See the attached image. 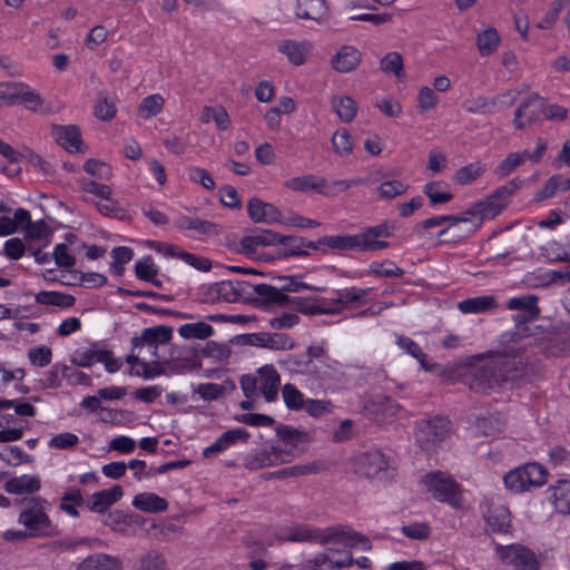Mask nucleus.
Listing matches in <instances>:
<instances>
[{
	"mask_svg": "<svg viewBox=\"0 0 570 570\" xmlns=\"http://www.w3.org/2000/svg\"><path fill=\"white\" fill-rule=\"evenodd\" d=\"M521 350L508 346L471 356L469 387L480 393L518 381L524 372Z\"/></svg>",
	"mask_w": 570,
	"mask_h": 570,
	"instance_id": "obj_1",
	"label": "nucleus"
},
{
	"mask_svg": "<svg viewBox=\"0 0 570 570\" xmlns=\"http://www.w3.org/2000/svg\"><path fill=\"white\" fill-rule=\"evenodd\" d=\"M275 431L282 444H269L247 454L244 461L247 469L257 470L286 463L306 450V444L308 443L307 433L285 424L277 425Z\"/></svg>",
	"mask_w": 570,
	"mask_h": 570,
	"instance_id": "obj_2",
	"label": "nucleus"
},
{
	"mask_svg": "<svg viewBox=\"0 0 570 570\" xmlns=\"http://www.w3.org/2000/svg\"><path fill=\"white\" fill-rule=\"evenodd\" d=\"M395 229V222L385 220L375 226L365 227L358 234L323 236L318 238V243L335 250L377 252L390 246L387 242L380 238L393 236Z\"/></svg>",
	"mask_w": 570,
	"mask_h": 570,
	"instance_id": "obj_3",
	"label": "nucleus"
},
{
	"mask_svg": "<svg viewBox=\"0 0 570 570\" xmlns=\"http://www.w3.org/2000/svg\"><path fill=\"white\" fill-rule=\"evenodd\" d=\"M275 284H257L252 287L253 293L265 305H276L287 307L294 296L286 292L297 293L302 289L320 291L318 287L311 286L303 282V275H278L273 277Z\"/></svg>",
	"mask_w": 570,
	"mask_h": 570,
	"instance_id": "obj_4",
	"label": "nucleus"
},
{
	"mask_svg": "<svg viewBox=\"0 0 570 570\" xmlns=\"http://www.w3.org/2000/svg\"><path fill=\"white\" fill-rule=\"evenodd\" d=\"M521 185V179H512L505 185L497 188L485 199L474 203L469 209H466L463 214L464 216L470 217L468 223H472L470 232L474 233L484 219L498 216L508 205L510 196L517 191Z\"/></svg>",
	"mask_w": 570,
	"mask_h": 570,
	"instance_id": "obj_5",
	"label": "nucleus"
},
{
	"mask_svg": "<svg viewBox=\"0 0 570 570\" xmlns=\"http://www.w3.org/2000/svg\"><path fill=\"white\" fill-rule=\"evenodd\" d=\"M547 476L548 471L542 464L528 462L509 471L503 481L509 490L518 494L543 485Z\"/></svg>",
	"mask_w": 570,
	"mask_h": 570,
	"instance_id": "obj_6",
	"label": "nucleus"
},
{
	"mask_svg": "<svg viewBox=\"0 0 570 570\" xmlns=\"http://www.w3.org/2000/svg\"><path fill=\"white\" fill-rule=\"evenodd\" d=\"M354 470L362 476L367 479L376 478L380 481H390L396 475V469L377 450H371L357 455L354 461Z\"/></svg>",
	"mask_w": 570,
	"mask_h": 570,
	"instance_id": "obj_7",
	"label": "nucleus"
},
{
	"mask_svg": "<svg viewBox=\"0 0 570 570\" xmlns=\"http://www.w3.org/2000/svg\"><path fill=\"white\" fill-rule=\"evenodd\" d=\"M421 483L434 499H458L464 494L462 485L444 471L428 472L421 478Z\"/></svg>",
	"mask_w": 570,
	"mask_h": 570,
	"instance_id": "obj_8",
	"label": "nucleus"
},
{
	"mask_svg": "<svg viewBox=\"0 0 570 570\" xmlns=\"http://www.w3.org/2000/svg\"><path fill=\"white\" fill-rule=\"evenodd\" d=\"M450 431V421L446 417L438 415L417 423L415 440L421 449L430 450L443 442L449 436Z\"/></svg>",
	"mask_w": 570,
	"mask_h": 570,
	"instance_id": "obj_9",
	"label": "nucleus"
},
{
	"mask_svg": "<svg viewBox=\"0 0 570 570\" xmlns=\"http://www.w3.org/2000/svg\"><path fill=\"white\" fill-rule=\"evenodd\" d=\"M254 285L244 281H222L210 285L205 293V301L215 303L217 301L236 302L245 295H255Z\"/></svg>",
	"mask_w": 570,
	"mask_h": 570,
	"instance_id": "obj_10",
	"label": "nucleus"
},
{
	"mask_svg": "<svg viewBox=\"0 0 570 570\" xmlns=\"http://www.w3.org/2000/svg\"><path fill=\"white\" fill-rule=\"evenodd\" d=\"M497 554L500 560L518 570H538L539 561L533 551L521 544L507 547L498 546Z\"/></svg>",
	"mask_w": 570,
	"mask_h": 570,
	"instance_id": "obj_11",
	"label": "nucleus"
},
{
	"mask_svg": "<svg viewBox=\"0 0 570 570\" xmlns=\"http://www.w3.org/2000/svg\"><path fill=\"white\" fill-rule=\"evenodd\" d=\"M505 307L508 309L519 312L513 315V322L517 327L533 321L540 313V308L538 307V297L535 295L512 297L507 302Z\"/></svg>",
	"mask_w": 570,
	"mask_h": 570,
	"instance_id": "obj_12",
	"label": "nucleus"
},
{
	"mask_svg": "<svg viewBox=\"0 0 570 570\" xmlns=\"http://www.w3.org/2000/svg\"><path fill=\"white\" fill-rule=\"evenodd\" d=\"M311 377L317 387L327 392L334 391L343 383L344 373L334 365L315 362Z\"/></svg>",
	"mask_w": 570,
	"mask_h": 570,
	"instance_id": "obj_13",
	"label": "nucleus"
},
{
	"mask_svg": "<svg viewBox=\"0 0 570 570\" xmlns=\"http://www.w3.org/2000/svg\"><path fill=\"white\" fill-rule=\"evenodd\" d=\"M19 521L29 530L32 537L47 535L51 532L50 521L42 508L38 505L22 510Z\"/></svg>",
	"mask_w": 570,
	"mask_h": 570,
	"instance_id": "obj_14",
	"label": "nucleus"
},
{
	"mask_svg": "<svg viewBox=\"0 0 570 570\" xmlns=\"http://www.w3.org/2000/svg\"><path fill=\"white\" fill-rule=\"evenodd\" d=\"M543 112V99L538 94H532L524 100L514 112L513 125L518 129H523L540 119Z\"/></svg>",
	"mask_w": 570,
	"mask_h": 570,
	"instance_id": "obj_15",
	"label": "nucleus"
},
{
	"mask_svg": "<svg viewBox=\"0 0 570 570\" xmlns=\"http://www.w3.org/2000/svg\"><path fill=\"white\" fill-rule=\"evenodd\" d=\"M51 134L55 140L69 153H83L80 129L75 125H53Z\"/></svg>",
	"mask_w": 570,
	"mask_h": 570,
	"instance_id": "obj_16",
	"label": "nucleus"
},
{
	"mask_svg": "<svg viewBox=\"0 0 570 570\" xmlns=\"http://www.w3.org/2000/svg\"><path fill=\"white\" fill-rule=\"evenodd\" d=\"M281 240V234L271 229H257L250 235L244 236L240 242V248L247 256H253L259 247L277 245Z\"/></svg>",
	"mask_w": 570,
	"mask_h": 570,
	"instance_id": "obj_17",
	"label": "nucleus"
},
{
	"mask_svg": "<svg viewBox=\"0 0 570 570\" xmlns=\"http://www.w3.org/2000/svg\"><path fill=\"white\" fill-rule=\"evenodd\" d=\"M247 212L254 223L282 224L283 220V215L278 208L256 197L248 200Z\"/></svg>",
	"mask_w": 570,
	"mask_h": 570,
	"instance_id": "obj_18",
	"label": "nucleus"
},
{
	"mask_svg": "<svg viewBox=\"0 0 570 570\" xmlns=\"http://www.w3.org/2000/svg\"><path fill=\"white\" fill-rule=\"evenodd\" d=\"M288 307L306 315H336L340 307H330L326 298H309L294 296Z\"/></svg>",
	"mask_w": 570,
	"mask_h": 570,
	"instance_id": "obj_19",
	"label": "nucleus"
},
{
	"mask_svg": "<svg viewBox=\"0 0 570 570\" xmlns=\"http://www.w3.org/2000/svg\"><path fill=\"white\" fill-rule=\"evenodd\" d=\"M258 392L267 402L277 397L281 377L273 365H265L257 372Z\"/></svg>",
	"mask_w": 570,
	"mask_h": 570,
	"instance_id": "obj_20",
	"label": "nucleus"
},
{
	"mask_svg": "<svg viewBox=\"0 0 570 570\" xmlns=\"http://www.w3.org/2000/svg\"><path fill=\"white\" fill-rule=\"evenodd\" d=\"M173 337V327L168 325H158L147 327L142 331L140 336L131 338L134 348L141 347L145 344L157 347L158 344H165Z\"/></svg>",
	"mask_w": 570,
	"mask_h": 570,
	"instance_id": "obj_21",
	"label": "nucleus"
},
{
	"mask_svg": "<svg viewBox=\"0 0 570 570\" xmlns=\"http://www.w3.org/2000/svg\"><path fill=\"white\" fill-rule=\"evenodd\" d=\"M484 519L494 532H503L510 525V511L500 501H488L484 505Z\"/></svg>",
	"mask_w": 570,
	"mask_h": 570,
	"instance_id": "obj_22",
	"label": "nucleus"
},
{
	"mask_svg": "<svg viewBox=\"0 0 570 570\" xmlns=\"http://www.w3.org/2000/svg\"><path fill=\"white\" fill-rule=\"evenodd\" d=\"M362 60L361 51L354 46H343L331 59V66L337 72L354 70Z\"/></svg>",
	"mask_w": 570,
	"mask_h": 570,
	"instance_id": "obj_23",
	"label": "nucleus"
},
{
	"mask_svg": "<svg viewBox=\"0 0 570 570\" xmlns=\"http://www.w3.org/2000/svg\"><path fill=\"white\" fill-rule=\"evenodd\" d=\"M106 355L104 344L101 342H92L87 348L73 351L70 362L79 367H90L96 363H101L102 356Z\"/></svg>",
	"mask_w": 570,
	"mask_h": 570,
	"instance_id": "obj_24",
	"label": "nucleus"
},
{
	"mask_svg": "<svg viewBox=\"0 0 570 570\" xmlns=\"http://www.w3.org/2000/svg\"><path fill=\"white\" fill-rule=\"evenodd\" d=\"M295 14L298 19L314 20L321 23L326 20L328 9L325 0H296Z\"/></svg>",
	"mask_w": 570,
	"mask_h": 570,
	"instance_id": "obj_25",
	"label": "nucleus"
},
{
	"mask_svg": "<svg viewBox=\"0 0 570 570\" xmlns=\"http://www.w3.org/2000/svg\"><path fill=\"white\" fill-rule=\"evenodd\" d=\"M371 288L350 287L336 291L335 296L328 301L330 307H340V314L352 303L366 304V296Z\"/></svg>",
	"mask_w": 570,
	"mask_h": 570,
	"instance_id": "obj_26",
	"label": "nucleus"
},
{
	"mask_svg": "<svg viewBox=\"0 0 570 570\" xmlns=\"http://www.w3.org/2000/svg\"><path fill=\"white\" fill-rule=\"evenodd\" d=\"M174 225L179 230L184 232H194L197 235H214L217 234V225L209 222L200 219L199 217H191L186 215H179Z\"/></svg>",
	"mask_w": 570,
	"mask_h": 570,
	"instance_id": "obj_27",
	"label": "nucleus"
},
{
	"mask_svg": "<svg viewBox=\"0 0 570 570\" xmlns=\"http://www.w3.org/2000/svg\"><path fill=\"white\" fill-rule=\"evenodd\" d=\"M122 562L119 558L97 553L87 557L77 568V570H121Z\"/></svg>",
	"mask_w": 570,
	"mask_h": 570,
	"instance_id": "obj_28",
	"label": "nucleus"
},
{
	"mask_svg": "<svg viewBox=\"0 0 570 570\" xmlns=\"http://www.w3.org/2000/svg\"><path fill=\"white\" fill-rule=\"evenodd\" d=\"M40 478L37 475L23 474L9 479L4 489L10 494H32L40 490Z\"/></svg>",
	"mask_w": 570,
	"mask_h": 570,
	"instance_id": "obj_29",
	"label": "nucleus"
},
{
	"mask_svg": "<svg viewBox=\"0 0 570 570\" xmlns=\"http://www.w3.org/2000/svg\"><path fill=\"white\" fill-rule=\"evenodd\" d=\"M497 299L492 295H482L465 298L458 304V308L463 314H479L495 309Z\"/></svg>",
	"mask_w": 570,
	"mask_h": 570,
	"instance_id": "obj_30",
	"label": "nucleus"
},
{
	"mask_svg": "<svg viewBox=\"0 0 570 570\" xmlns=\"http://www.w3.org/2000/svg\"><path fill=\"white\" fill-rule=\"evenodd\" d=\"M362 180L361 179H340L335 181H328L324 177H317L314 176V183L315 187L314 190L326 196V197H334L338 193L347 190L350 187L358 185Z\"/></svg>",
	"mask_w": 570,
	"mask_h": 570,
	"instance_id": "obj_31",
	"label": "nucleus"
},
{
	"mask_svg": "<svg viewBox=\"0 0 570 570\" xmlns=\"http://www.w3.org/2000/svg\"><path fill=\"white\" fill-rule=\"evenodd\" d=\"M396 343L401 350L405 351L407 354L417 360L424 371L433 372L436 367H439V364L431 363L429 361L428 355L412 338L400 335L396 338Z\"/></svg>",
	"mask_w": 570,
	"mask_h": 570,
	"instance_id": "obj_32",
	"label": "nucleus"
},
{
	"mask_svg": "<svg viewBox=\"0 0 570 570\" xmlns=\"http://www.w3.org/2000/svg\"><path fill=\"white\" fill-rule=\"evenodd\" d=\"M308 49V43L293 40H285L278 45V51L285 55L295 66H301L305 62Z\"/></svg>",
	"mask_w": 570,
	"mask_h": 570,
	"instance_id": "obj_33",
	"label": "nucleus"
},
{
	"mask_svg": "<svg viewBox=\"0 0 570 570\" xmlns=\"http://www.w3.org/2000/svg\"><path fill=\"white\" fill-rule=\"evenodd\" d=\"M35 301L42 305H52L61 308L71 307L76 303L75 296L56 291H41L36 294Z\"/></svg>",
	"mask_w": 570,
	"mask_h": 570,
	"instance_id": "obj_34",
	"label": "nucleus"
},
{
	"mask_svg": "<svg viewBox=\"0 0 570 570\" xmlns=\"http://www.w3.org/2000/svg\"><path fill=\"white\" fill-rule=\"evenodd\" d=\"M134 570H167V561L160 551L149 550L138 558Z\"/></svg>",
	"mask_w": 570,
	"mask_h": 570,
	"instance_id": "obj_35",
	"label": "nucleus"
},
{
	"mask_svg": "<svg viewBox=\"0 0 570 570\" xmlns=\"http://www.w3.org/2000/svg\"><path fill=\"white\" fill-rule=\"evenodd\" d=\"M332 107L343 122H351L356 116L357 104L348 96L334 97Z\"/></svg>",
	"mask_w": 570,
	"mask_h": 570,
	"instance_id": "obj_36",
	"label": "nucleus"
},
{
	"mask_svg": "<svg viewBox=\"0 0 570 570\" xmlns=\"http://www.w3.org/2000/svg\"><path fill=\"white\" fill-rule=\"evenodd\" d=\"M500 43V36L494 28H487L476 36V47L482 57H488L495 51Z\"/></svg>",
	"mask_w": 570,
	"mask_h": 570,
	"instance_id": "obj_37",
	"label": "nucleus"
},
{
	"mask_svg": "<svg viewBox=\"0 0 570 570\" xmlns=\"http://www.w3.org/2000/svg\"><path fill=\"white\" fill-rule=\"evenodd\" d=\"M315 362H311V358L299 355H287L281 365L284 370L301 374L304 376H311Z\"/></svg>",
	"mask_w": 570,
	"mask_h": 570,
	"instance_id": "obj_38",
	"label": "nucleus"
},
{
	"mask_svg": "<svg viewBox=\"0 0 570 570\" xmlns=\"http://www.w3.org/2000/svg\"><path fill=\"white\" fill-rule=\"evenodd\" d=\"M350 532L351 529L345 525L328 527L323 530L318 529L317 542L320 544L347 543Z\"/></svg>",
	"mask_w": 570,
	"mask_h": 570,
	"instance_id": "obj_39",
	"label": "nucleus"
},
{
	"mask_svg": "<svg viewBox=\"0 0 570 570\" xmlns=\"http://www.w3.org/2000/svg\"><path fill=\"white\" fill-rule=\"evenodd\" d=\"M178 333L184 338L206 340L214 334V328L205 322H196L181 325Z\"/></svg>",
	"mask_w": 570,
	"mask_h": 570,
	"instance_id": "obj_40",
	"label": "nucleus"
},
{
	"mask_svg": "<svg viewBox=\"0 0 570 570\" xmlns=\"http://www.w3.org/2000/svg\"><path fill=\"white\" fill-rule=\"evenodd\" d=\"M294 346V340L287 334L263 332V348L285 351L292 350Z\"/></svg>",
	"mask_w": 570,
	"mask_h": 570,
	"instance_id": "obj_41",
	"label": "nucleus"
},
{
	"mask_svg": "<svg viewBox=\"0 0 570 570\" xmlns=\"http://www.w3.org/2000/svg\"><path fill=\"white\" fill-rule=\"evenodd\" d=\"M18 102L23 104L26 109L32 112H39L42 111L45 100L40 94L22 82L18 95Z\"/></svg>",
	"mask_w": 570,
	"mask_h": 570,
	"instance_id": "obj_42",
	"label": "nucleus"
},
{
	"mask_svg": "<svg viewBox=\"0 0 570 570\" xmlns=\"http://www.w3.org/2000/svg\"><path fill=\"white\" fill-rule=\"evenodd\" d=\"M470 220V217L464 216H453V215H444V216H434L430 217L428 219H424L423 222L419 223L414 227V232L420 233L422 229L426 230L433 227L441 226L444 223L450 222L452 226H455L460 223H468Z\"/></svg>",
	"mask_w": 570,
	"mask_h": 570,
	"instance_id": "obj_43",
	"label": "nucleus"
},
{
	"mask_svg": "<svg viewBox=\"0 0 570 570\" xmlns=\"http://www.w3.org/2000/svg\"><path fill=\"white\" fill-rule=\"evenodd\" d=\"M444 187L445 184L442 181H431L424 186L423 191L432 205L445 204L453 198V195L444 190Z\"/></svg>",
	"mask_w": 570,
	"mask_h": 570,
	"instance_id": "obj_44",
	"label": "nucleus"
},
{
	"mask_svg": "<svg viewBox=\"0 0 570 570\" xmlns=\"http://www.w3.org/2000/svg\"><path fill=\"white\" fill-rule=\"evenodd\" d=\"M380 69L386 73H393L399 79L404 77L403 58L396 51L386 53L380 61Z\"/></svg>",
	"mask_w": 570,
	"mask_h": 570,
	"instance_id": "obj_45",
	"label": "nucleus"
},
{
	"mask_svg": "<svg viewBox=\"0 0 570 570\" xmlns=\"http://www.w3.org/2000/svg\"><path fill=\"white\" fill-rule=\"evenodd\" d=\"M278 244L283 245V255L284 256H306L307 252L304 250L305 239L298 236H283L281 235V240Z\"/></svg>",
	"mask_w": 570,
	"mask_h": 570,
	"instance_id": "obj_46",
	"label": "nucleus"
},
{
	"mask_svg": "<svg viewBox=\"0 0 570 570\" xmlns=\"http://www.w3.org/2000/svg\"><path fill=\"white\" fill-rule=\"evenodd\" d=\"M332 146L340 157L348 156L353 150V142L346 129L336 130L332 137Z\"/></svg>",
	"mask_w": 570,
	"mask_h": 570,
	"instance_id": "obj_47",
	"label": "nucleus"
},
{
	"mask_svg": "<svg viewBox=\"0 0 570 570\" xmlns=\"http://www.w3.org/2000/svg\"><path fill=\"white\" fill-rule=\"evenodd\" d=\"M484 173L480 163H472L455 171L454 180L460 185H468L478 179Z\"/></svg>",
	"mask_w": 570,
	"mask_h": 570,
	"instance_id": "obj_48",
	"label": "nucleus"
},
{
	"mask_svg": "<svg viewBox=\"0 0 570 570\" xmlns=\"http://www.w3.org/2000/svg\"><path fill=\"white\" fill-rule=\"evenodd\" d=\"M0 459L9 465L17 466L23 462H29L30 455L17 445H4L0 448Z\"/></svg>",
	"mask_w": 570,
	"mask_h": 570,
	"instance_id": "obj_49",
	"label": "nucleus"
},
{
	"mask_svg": "<svg viewBox=\"0 0 570 570\" xmlns=\"http://www.w3.org/2000/svg\"><path fill=\"white\" fill-rule=\"evenodd\" d=\"M164 106V98L158 95H150L142 99L139 105V114L142 118L148 119L158 115Z\"/></svg>",
	"mask_w": 570,
	"mask_h": 570,
	"instance_id": "obj_50",
	"label": "nucleus"
},
{
	"mask_svg": "<svg viewBox=\"0 0 570 570\" xmlns=\"http://www.w3.org/2000/svg\"><path fill=\"white\" fill-rule=\"evenodd\" d=\"M499 97L488 100L485 97H476L464 102V109L470 114H489L495 110Z\"/></svg>",
	"mask_w": 570,
	"mask_h": 570,
	"instance_id": "obj_51",
	"label": "nucleus"
},
{
	"mask_svg": "<svg viewBox=\"0 0 570 570\" xmlns=\"http://www.w3.org/2000/svg\"><path fill=\"white\" fill-rule=\"evenodd\" d=\"M409 185L401 180H385L377 187L379 195L384 199H393L407 191Z\"/></svg>",
	"mask_w": 570,
	"mask_h": 570,
	"instance_id": "obj_52",
	"label": "nucleus"
},
{
	"mask_svg": "<svg viewBox=\"0 0 570 570\" xmlns=\"http://www.w3.org/2000/svg\"><path fill=\"white\" fill-rule=\"evenodd\" d=\"M541 254L550 262H570V254L556 240L548 242L541 247Z\"/></svg>",
	"mask_w": 570,
	"mask_h": 570,
	"instance_id": "obj_53",
	"label": "nucleus"
},
{
	"mask_svg": "<svg viewBox=\"0 0 570 570\" xmlns=\"http://www.w3.org/2000/svg\"><path fill=\"white\" fill-rule=\"evenodd\" d=\"M71 368L68 365L55 364L42 381V385L46 389H57L61 385L60 375L69 379V372Z\"/></svg>",
	"mask_w": 570,
	"mask_h": 570,
	"instance_id": "obj_54",
	"label": "nucleus"
},
{
	"mask_svg": "<svg viewBox=\"0 0 570 570\" xmlns=\"http://www.w3.org/2000/svg\"><path fill=\"white\" fill-rule=\"evenodd\" d=\"M132 518L120 510L107 511L102 522L115 531H125L126 527L131 523Z\"/></svg>",
	"mask_w": 570,
	"mask_h": 570,
	"instance_id": "obj_55",
	"label": "nucleus"
},
{
	"mask_svg": "<svg viewBox=\"0 0 570 570\" xmlns=\"http://www.w3.org/2000/svg\"><path fill=\"white\" fill-rule=\"evenodd\" d=\"M524 163L521 153H510L495 168L494 174L500 177L509 176Z\"/></svg>",
	"mask_w": 570,
	"mask_h": 570,
	"instance_id": "obj_56",
	"label": "nucleus"
},
{
	"mask_svg": "<svg viewBox=\"0 0 570 570\" xmlns=\"http://www.w3.org/2000/svg\"><path fill=\"white\" fill-rule=\"evenodd\" d=\"M158 274V267L154 264L151 256H146L135 264V275L138 279L153 281Z\"/></svg>",
	"mask_w": 570,
	"mask_h": 570,
	"instance_id": "obj_57",
	"label": "nucleus"
},
{
	"mask_svg": "<svg viewBox=\"0 0 570 570\" xmlns=\"http://www.w3.org/2000/svg\"><path fill=\"white\" fill-rule=\"evenodd\" d=\"M283 399L287 407L291 410L302 409L305 401L303 397V393L293 384H285L283 386Z\"/></svg>",
	"mask_w": 570,
	"mask_h": 570,
	"instance_id": "obj_58",
	"label": "nucleus"
},
{
	"mask_svg": "<svg viewBox=\"0 0 570 570\" xmlns=\"http://www.w3.org/2000/svg\"><path fill=\"white\" fill-rule=\"evenodd\" d=\"M199 353L203 356L213 357L218 361L226 360L230 355L229 347L225 344H219L214 341L207 342L200 350Z\"/></svg>",
	"mask_w": 570,
	"mask_h": 570,
	"instance_id": "obj_59",
	"label": "nucleus"
},
{
	"mask_svg": "<svg viewBox=\"0 0 570 570\" xmlns=\"http://www.w3.org/2000/svg\"><path fill=\"white\" fill-rule=\"evenodd\" d=\"M52 257L57 266L70 269L76 265V257L68 253L67 244L56 245Z\"/></svg>",
	"mask_w": 570,
	"mask_h": 570,
	"instance_id": "obj_60",
	"label": "nucleus"
},
{
	"mask_svg": "<svg viewBox=\"0 0 570 570\" xmlns=\"http://www.w3.org/2000/svg\"><path fill=\"white\" fill-rule=\"evenodd\" d=\"M28 358L32 365L43 367L51 363L52 352L48 346H39L28 352Z\"/></svg>",
	"mask_w": 570,
	"mask_h": 570,
	"instance_id": "obj_61",
	"label": "nucleus"
},
{
	"mask_svg": "<svg viewBox=\"0 0 570 570\" xmlns=\"http://www.w3.org/2000/svg\"><path fill=\"white\" fill-rule=\"evenodd\" d=\"M440 101L439 96L435 91L430 87H422L419 91L417 102L419 109L422 112H425L432 108H434Z\"/></svg>",
	"mask_w": 570,
	"mask_h": 570,
	"instance_id": "obj_62",
	"label": "nucleus"
},
{
	"mask_svg": "<svg viewBox=\"0 0 570 570\" xmlns=\"http://www.w3.org/2000/svg\"><path fill=\"white\" fill-rule=\"evenodd\" d=\"M79 184L83 191L100 197L104 200H108V198L111 196V188L107 185L87 179H80Z\"/></svg>",
	"mask_w": 570,
	"mask_h": 570,
	"instance_id": "obj_63",
	"label": "nucleus"
},
{
	"mask_svg": "<svg viewBox=\"0 0 570 570\" xmlns=\"http://www.w3.org/2000/svg\"><path fill=\"white\" fill-rule=\"evenodd\" d=\"M83 169L98 179H108L111 176L110 167L97 159H88L83 165Z\"/></svg>",
	"mask_w": 570,
	"mask_h": 570,
	"instance_id": "obj_64",
	"label": "nucleus"
}]
</instances>
